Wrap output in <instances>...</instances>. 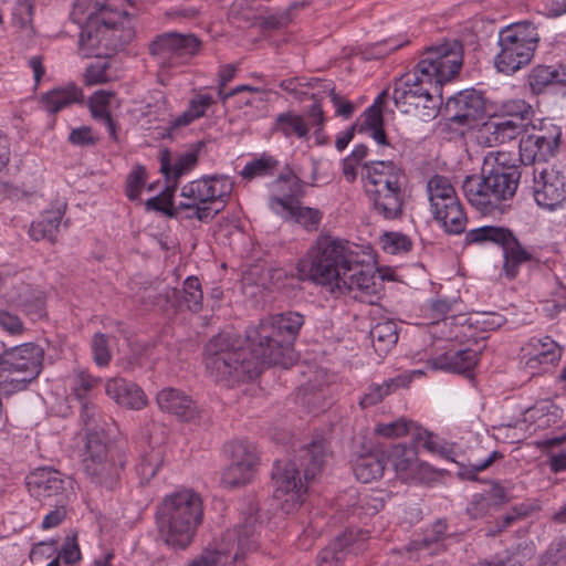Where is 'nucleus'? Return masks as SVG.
I'll return each mask as SVG.
<instances>
[{
  "mask_svg": "<svg viewBox=\"0 0 566 566\" xmlns=\"http://www.w3.org/2000/svg\"><path fill=\"white\" fill-rule=\"evenodd\" d=\"M303 324L297 312L269 315L248 328L249 350L242 347L239 336L222 332L206 346V368L216 380L232 385L258 376L263 364L286 367L292 363V343Z\"/></svg>",
  "mask_w": 566,
  "mask_h": 566,
  "instance_id": "f257e3e1",
  "label": "nucleus"
},
{
  "mask_svg": "<svg viewBox=\"0 0 566 566\" xmlns=\"http://www.w3.org/2000/svg\"><path fill=\"white\" fill-rule=\"evenodd\" d=\"M376 264V253L368 244L319 237L298 261L297 272L331 293L373 295L377 291Z\"/></svg>",
  "mask_w": 566,
  "mask_h": 566,
  "instance_id": "f03ea898",
  "label": "nucleus"
},
{
  "mask_svg": "<svg viewBox=\"0 0 566 566\" xmlns=\"http://www.w3.org/2000/svg\"><path fill=\"white\" fill-rule=\"evenodd\" d=\"M127 0H75L72 19L80 25V50L84 56L95 49L116 50L132 36Z\"/></svg>",
  "mask_w": 566,
  "mask_h": 566,
  "instance_id": "7ed1b4c3",
  "label": "nucleus"
},
{
  "mask_svg": "<svg viewBox=\"0 0 566 566\" xmlns=\"http://www.w3.org/2000/svg\"><path fill=\"white\" fill-rule=\"evenodd\" d=\"M98 378L92 377L85 370L78 369L67 378L66 386L72 395L81 402V417L87 428L86 448L83 458L84 471L91 481L105 489H113L119 478L120 465L111 455L104 438L98 432H92L94 422V406L87 398L90 391L97 386Z\"/></svg>",
  "mask_w": 566,
  "mask_h": 566,
  "instance_id": "20e7f679",
  "label": "nucleus"
},
{
  "mask_svg": "<svg viewBox=\"0 0 566 566\" xmlns=\"http://www.w3.org/2000/svg\"><path fill=\"white\" fill-rule=\"evenodd\" d=\"M521 172L517 166L505 163V155L488 157L481 176L467 177L463 191L469 203L483 214L492 213L515 195Z\"/></svg>",
  "mask_w": 566,
  "mask_h": 566,
  "instance_id": "39448f33",
  "label": "nucleus"
},
{
  "mask_svg": "<svg viewBox=\"0 0 566 566\" xmlns=\"http://www.w3.org/2000/svg\"><path fill=\"white\" fill-rule=\"evenodd\" d=\"M203 516L202 501L191 490L175 492L164 500L157 515L160 536L167 545L186 548Z\"/></svg>",
  "mask_w": 566,
  "mask_h": 566,
  "instance_id": "423d86ee",
  "label": "nucleus"
},
{
  "mask_svg": "<svg viewBox=\"0 0 566 566\" xmlns=\"http://www.w3.org/2000/svg\"><path fill=\"white\" fill-rule=\"evenodd\" d=\"M233 190V181L224 175L205 176L192 180L180 190L178 214L182 219L210 222L226 207Z\"/></svg>",
  "mask_w": 566,
  "mask_h": 566,
  "instance_id": "0eeeda50",
  "label": "nucleus"
},
{
  "mask_svg": "<svg viewBox=\"0 0 566 566\" xmlns=\"http://www.w3.org/2000/svg\"><path fill=\"white\" fill-rule=\"evenodd\" d=\"M255 513V505L250 504L242 526L229 530L214 538L187 566H242L241 558L256 546Z\"/></svg>",
  "mask_w": 566,
  "mask_h": 566,
  "instance_id": "6e6552de",
  "label": "nucleus"
},
{
  "mask_svg": "<svg viewBox=\"0 0 566 566\" xmlns=\"http://www.w3.org/2000/svg\"><path fill=\"white\" fill-rule=\"evenodd\" d=\"M403 174L391 160H373L364 166L363 182L375 210L392 220L402 210Z\"/></svg>",
  "mask_w": 566,
  "mask_h": 566,
  "instance_id": "1a4fd4ad",
  "label": "nucleus"
},
{
  "mask_svg": "<svg viewBox=\"0 0 566 566\" xmlns=\"http://www.w3.org/2000/svg\"><path fill=\"white\" fill-rule=\"evenodd\" d=\"M392 98L396 107L403 114H412L428 122L438 114L441 103V90L419 67L401 76L395 85Z\"/></svg>",
  "mask_w": 566,
  "mask_h": 566,
  "instance_id": "9d476101",
  "label": "nucleus"
},
{
  "mask_svg": "<svg viewBox=\"0 0 566 566\" xmlns=\"http://www.w3.org/2000/svg\"><path fill=\"white\" fill-rule=\"evenodd\" d=\"M43 348L24 343L0 355V390L7 395L23 390L42 370Z\"/></svg>",
  "mask_w": 566,
  "mask_h": 566,
  "instance_id": "9b49d317",
  "label": "nucleus"
},
{
  "mask_svg": "<svg viewBox=\"0 0 566 566\" xmlns=\"http://www.w3.org/2000/svg\"><path fill=\"white\" fill-rule=\"evenodd\" d=\"M539 40L535 25L528 21L513 23L499 33L500 52L495 57L496 69L512 74L526 65Z\"/></svg>",
  "mask_w": 566,
  "mask_h": 566,
  "instance_id": "f8f14e48",
  "label": "nucleus"
},
{
  "mask_svg": "<svg viewBox=\"0 0 566 566\" xmlns=\"http://www.w3.org/2000/svg\"><path fill=\"white\" fill-rule=\"evenodd\" d=\"M301 195L300 179L294 175L282 176L272 185L270 209L286 221L314 228L321 220V213L316 209L301 206Z\"/></svg>",
  "mask_w": 566,
  "mask_h": 566,
  "instance_id": "ddd939ff",
  "label": "nucleus"
},
{
  "mask_svg": "<svg viewBox=\"0 0 566 566\" xmlns=\"http://www.w3.org/2000/svg\"><path fill=\"white\" fill-rule=\"evenodd\" d=\"M199 44L193 35L167 33L158 36L150 45V52L158 65V81L166 85L171 75L180 72L198 52Z\"/></svg>",
  "mask_w": 566,
  "mask_h": 566,
  "instance_id": "4468645a",
  "label": "nucleus"
},
{
  "mask_svg": "<svg viewBox=\"0 0 566 566\" xmlns=\"http://www.w3.org/2000/svg\"><path fill=\"white\" fill-rule=\"evenodd\" d=\"M462 61L461 44L458 41H446L426 50L417 66L421 75H427L441 90L442 84L459 73Z\"/></svg>",
  "mask_w": 566,
  "mask_h": 566,
  "instance_id": "2eb2a0df",
  "label": "nucleus"
},
{
  "mask_svg": "<svg viewBox=\"0 0 566 566\" xmlns=\"http://www.w3.org/2000/svg\"><path fill=\"white\" fill-rule=\"evenodd\" d=\"M562 128L551 119L538 124L521 136L518 143L520 159L524 165L546 161L558 150Z\"/></svg>",
  "mask_w": 566,
  "mask_h": 566,
  "instance_id": "dca6fc26",
  "label": "nucleus"
},
{
  "mask_svg": "<svg viewBox=\"0 0 566 566\" xmlns=\"http://www.w3.org/2000/svg\"><path fill=\"white\" fill-rule=\"evenodd\" d=\"M226 452L230 462L221 474L222 485L233 489L249 483L255 475L259 462L255 446L245 440H237L227 444Z\"/></svg>",
  "mask_w": 566,
  "mask_h": 566,
  "instance_id": "f3484780",
  "label": "nucleus"
},
{
  "mask_svg": "<svg viewBox=\"0 0 566 566\" xmlns=\"http://www.w3.org/2000/svg\"><path fill=\"white\" fill-rule=\"evenodd\" d=\"M273 497L286 514L297 510L305 500L306 485L303 483L295 462H277L272 473Z\"/></svg>",
  "mask_w": 566,
  "mask_h": 566,
  "instance_id": "a211bd4d",
  "label": "nucleus"
},
{
  "mask_svg": "<svg viewBox=\"0 0 566 566\" xmlns=\"http://www.w3.org/2000/svg\"><path fill=\"white\" fill-rule=\"evenodd\" d=\"M533 195L536 203L548 211L566 203V167L549 166L533 171Z\"/></svg>",
  "mask_w": 566,
  "mask_h": 566,
  "instance_id": "6ab92c4d",
  "label": "nucleus"
},
{
  "mask_svg": "<svg viewBox=\"0 0 566 566\" xmlns=\"http://www.w3.org/2000/svg\"><path fill=\"white\" fill-rule=\"evenodd\" d=\"M137 296L144 303L160 305L165 302L171 306L185 305L192 312L199 311L202 302L200 283L193 276L185 280L181 294L176 289H168L161 282H157L143 287V290L137 292Z\"/></svg>",
  "mask_w": 566,
  "mask_h": 566,
  "instance_id": "aec40b11",
  "label": "nucleus"
},
{
  "mask_svg": "<svg viewBox=\"0 0 566 566\" xmlns=\"http://www.w3.org/2000/svg\"><path fill=\"white\" fill-rule=\"evenodd\" d=\"M27 486L31 495L38 499L54 497L64 503L75 496V481L51 468H38L27 476Z\"/></svg>",
  "mask_w": 566,
  "mask_h": 566,
  "instance_id": "412c9836",
  "label": "nucleus"
},
{
  "mask_svg": "<svg viewBox=\"0 0 566 566\" xmlns=\"http://www.w3.org/2000/svg\"><path fill=\"white\" fill-rule=\"evenodd\" d=\"M446 112L452 122L473 127L484 118L485 101L476 90H464L448 98Z\"/></svg>",
  "mask_w": 566,
  "mask_h": 566,
  "instance_id": "4be33fe9",
  "label": "nucleus"
},
{
  "mask_svg": "<svg viewBox=\"0 0 566 566\" xmlns=\"http://www.w3.org/2000/svg\"><path fill=\"white\" fill-rule=\"evenodd\" d=\"M386 457L396 476L405 482H416L429 470L428 465L419 460L413 446L394 444L387 451Z\"/></svg>",
  "mask_w": 566,
  "mask_h": 566,
  "instance_id": "5701e85b",
  "label": "nucleus"
},
{
  "mask_svg": "<svg viewBox=\"0 0 566 566\" xmlns=\"http://www.w3.org/2000/svg\"><path fill=\"white\" fill-rule=\"evenodd\" d=\"M366 538V533L363 531L345 532L321 551L317 557V565L343 566L348 555H356L364 549Z\"/></svg>",
  "mask_w": 566,
  "mask_h": 566,
  "instance_id": "b1692460",
  "label": "nucleus"
},
{
  "mask_svg": "<svg viewBox=\"0 0 566 566\" xmlns=\"http://www.w3.org/2000/svg\"><path fill=\"white\" fill-rule=\"evenodd\" d=\"M562 348L549 336L532 337L522 347L521 363L531 374L559 360Z\"/></svg>",
  "mask_w": 566,
  "mask_h": 566,
  "instance_id": "393cba45",
  "label": "nucleus"
},
{
  "mask_svg": "<svg viewBox=\"0 0 566 566\" xmlns=\"http://www.w3.org/2000/svg\"><path fill=\"white\" fill-rule=\"evenodd\" d=\"M522 419L514 423L509 422V427L518 428L525 434H532L537 429H544L556 422L559 417V408L551 399H541L533 406L520 408Z\"/></svg>",
  "mask_w": 566,
  "mask_h": 566,
  "instance_id": "a878e982",
  "label": "nucleus"
},
{
  "mask_svg": "<svg viewBox=\"0 0 566 566\" xmlns=\"http://www.w3.org/2000/svg\"><path fill=\"white\" fill-rule=\"evenodd\" d=\"M386 92L379 94L374 103L359 116L357 126L359 132L369 135L378 146V154L391 156L394 148L387 142L384 132L382 101Z\"/></svg>",
  "mask_w": 566,
  "mask_h": 566,
  "instance_id": "bb28decb",
  "label": "nucleus"
},
{
  "mask_svg": "<svg viewBox=\"0 0 566 566\" xmlns=\"http://www.w3.org/2000/svg\"><path fill=\"white\" fill-rule=\"evenodd\" d=\"M497 116L502 124H510L516 126L512 134V139L522 136L531 128L538 124L541 118H535V111L531 104L524 99H507L503 101L497 106Z\"/></svg>",
  "mask_w": 566,
  "mask_h": 566,
  "instance_id": "cd10ccee",
  "label": "nucleus"
},
{
  "mask_svg": "<svg viewBox=\"0 0 566 566\" xmlns=\"http://www.w3.org/2000/svg\"><path fill=\"white\" fill-rule=\"evenodd\" d=\"M160 410L182 421H190L198 415V407L185 391L171 387L161 389L156 397Z\"/></svg>",
  "mask_w": 566,
  "mask_h": 566,
  "instance_id": "c85d7f7f",
  "label": "nucleus"
},
{
  "mask_svg": "<svg viewBox=\"0 0 566 566\" xmlns=\"http://www.w3.org/2000/svg\"><path fill=\"white\" fill-rule=\"evenodd\" d=\"M479 356L476 349H449L436 358L427 361V368L432 370H443L457 374H467L472 370Z\"/></svg>",
  "mask_w": 566,
  "mask_h": 566,
  "instance_id": "c756f323",
  "label": "nucleus"
},
{
  "mask_svg": "<svg viewBox=\"0 0 566 566\" xmlns=\"http://www.w3.org/2000/svg\"><path fill=\"white\" fill-rule=\"evenodd\" d=\"M106 395L118 406L139 410L147 403L144 391L134 382L124 378H109L105 382Z\"/></svg>",
  "mask_w": 566,
  "mask_h": 566,
  "instance_id": "7c9ffc66",
  "label": "nucleus"
},
{
  "mask_svg": "<svg viewBox=\"0 0 566 566\" xmlns=\"http://www.w3.org/2000/svg\"><path fill=\"white\" fill-rule=\"evenodd\" d=\"M434 220L450 234L461 233L467 226V217L459 198L430 205Z\"/></svg>",
  "mask_w": 566,
  "mask_h": 566,
  "instance_id": "2f4dec72",
  "label": "nucleus"
},
{
  "mask_svg": "<svg viewBox=\"0 0 566 566\" xmlns=\"http://www.w3.org/2000/svg\"><path fill=\"white\" fill-rule=\"evenodd\" d=\"M472 134L475 142L483 147H493L497 144H503L512 140V134L516 126L510 124H502L499 119L492 116L486 122L480 124L478 122L473 127Z\"/></svg>",
  "mask_w": 566,
  "mask_h": 566,
  "instance_id": "473e14b6",
  "label": "nucleus"
},
{
  "mask_svg": "<svg viewBox=\"0 0 566 566\" xmlns=\"http://www.w3.org/2000/svg\"><path fill=\"white\" fill-rule=\"evenodd\" d=\"M424 375L423 369H413L397 376L394 379H390L382 385H373L365 392L364 397L360 399V406L363 408L370 407L373 405L378 403L382 400V398L388 395L391 390V387H407L415 378L421 377Z\"/></svg>",
  "mask_w": 566,
  "mask_h": 566,
  "instance_id": "72a5a7b5",
  "label": "nucleus"
},
{
  "mask_svg": "<svg viewBox=\"0 0 566 566\" xmlns=\"http://www.w3.org/2000/svg\"><path fill=\"white\" fill-rule=\"evenodd\" d=\"M212 95L197 92L188 102L187 108L171 122L172 128L186 127L197 119L203 117L208 109L214 104Z\"/></svg>",
  "mask_w": 566,
  "mask_h": 566,
  "instance_id": "f704fd0d",
  "label": "nucleus"
},
{
  "mask_svg": "<svg viewBox=\"0 0 566 566\" xmlns=\"http://www.w3.org/2000/svg\"><path fill=\"white\" fill-rule=\"evenodd\" d=\"M272 130L282 134L287 139H306L310 126L303 116L294 112H285L277 115Z\"/></svg>",
  "mask_w": 566,
  "mask_h": 566,
  "instance_id": "c9c22d12",
  "label": "nucleus"
},
{
  "mask_svg": "<svg viewBox=\"0 0 566 566\" xmlns=\"http://www.w3.org/2000/svg\"><path fill=\"white\" fill-rule=\"evenodd\" d=\"M82 101L83 93L75 84L54 88L42 97L44 108L50 113H56L69 105Z\"/></svg>",
  "mask_w": 566,
  "mask_h": 566,
  "instance_id": "e433bc0d",
  "label": "nucleus"
},
{
  "mask_svg": "<svg viewBox=\"0 0 566 566\" xmlns=\"http://www.w3.org/2000/svg\"><path fill=\"white\" fill-rule=\"evenodd\" d=\"M501 247L503 249L504 273L509 279H513L517 275L520 266L531 259V254L520 244L512 233Z\"/></svg>",
  "mask_w": 566,
  "mask_h": 566,
  "instance_id": "4c0bfd02",
  "label": "nucleus"
},
{
  "mask_svg": "<svg viewBox=\"0 0 566 566\" xmlns=\"http://www.w3.org/2000/svg\"><path fill=\"white\" fill-rule=\"evenodd\" d=\"M384 469V462L376 453L361 454L353 464L356 479L363 483H369L382 476Z\"/></svg>",
  "mask_w": 566,
  "mask_h": 566,
  "instance_id": "58836bf2",
  "label": "nucleus"
},
{
  "mask_svg": "<svg viewBox=\"0 0 566 566\" xmlns=\"http://www.w3.org/2000/svg\"><path fill=\"white\" fill-rule=\"evenodd\" d=\"M114 94L108 91H97L94 93L88 102L92 116L105 123L108 135L113 139H117L115 125L109 115V105Z\"/></svg>",
  "mask_w": 566,
  "mask_h": 566,
  "instance_id": "ea45409f",
  "label": "nucleus"
},
{
  "mask_svg": "<svg viewBox=\"0 0 566 566\" xmlns=\"http://www.w3.org/2000/svg\"><path fill=\"white\" fill-rule=\"evenodd\" d=\"M327 458L326 446L323 440L314 441L302 455L304 476L305 480L310 481L315 479L316 475L322 471V468Z\"/></svg>",
  "mask_w": 566,
  "mask_h": 566,
  "instance_id": "a19ab883",
  "label": "nucleus"
},
{
  "mask_svg": "<svg viewBox=\"0 0 566 566\" xmlns=\"http://www.w3.org/2000/svg\"><path fill=\"white\" fill-rule=\"evenodd\" d=\"M62 213L60 210L46 212L40 220L30 226V237L36 241L42 239L53 240L60 223Z\"/></svg>",
  "mask_w": 566,
  "mask_h": 566,
  "instance_id": "79ce46f5",
  "label": "nucleus"
},
{
  "mask_svg": "<svg viewBox=\"0 0 566 566\" xmlns=\"http://www.w3.org/2000/svg\"><path fill=\"white\" fill-rule=\"evenodd\" d=\"M163 449L157 447L140 455L136 465V473L142 483L149 482L156 475L163 463Z\"/></svg>",
  "mask_w": 566,
  "mask_h": 566,
  "instance_id": "37998d69",
  "label": "nucleus"
},
{
  "mask_svg": "<svg viewBox=\"0 0 566 566\" xmlns=\"http://www.w3.org/2000/svg\"><path fill=\"white\" fill-rule=\"evenodd\" d=\"M512 232L503 227L483 226L471 229L465 234L467 243L492 242L501 245Z\"/></svg>",
  "mask_w": 566,
  "mask_h": 566,
  "instance_id": "c03bdc74",
  "label": "nucleus"
},
{
  "mask_svg": "<svg viewBox=\"0 0 566 566\" xmlns=\"http://www.w3.org/2000/svg\"><path fill=\"white\" fill-rule=\"evenodd\" d=\"M412 438L418 443H422L423 448H426L429 452H431L433 454H438V455L442 457L443 459L454 461L451 447L447 442H444L442 439L430 433L428 430L419 427L418 424H417V429L413 432Z\"/></svg>",
  "mask_w": 566,
  "mask_h": 566,
  "instance_id": "a18cd8bd",
  "label": "nucleus"
},
{
  "mask_svg": "<svg viewBox=\"0 0 566 566\" xmlns=\"http://www.w3.org/2000/svg\"><path fill=\"white\" fill-rule=\"evenodd\" d=\"M374 347L378 352H387L398 340L396 324L391 321L377 323L370 329Z\"/></svg>",
  "mask_w": 566,
  "mask_h": 566,
  "instance_id": "49530a36",
  "label": "nucleus"
},
{
  "mask_svg": "<svg viewBox=\"0 0 566 566\" xmlns=\"http://www.w3.org/2000/svg\"><path fill=\"white\" fill-rule=\"evenodd\" d=\"M457 324L460 325L461 329H464L465 325H468V327L474 326L480 331H493L504 324V318L495 313H474L470 316H459Z\"/></svg>",
  "mask_w": 566,
  "mask_h": 566,
  "instance_id": "de8ad7c7",
  "label": "nucleus"
},
{
  "mask_svg": "<svg viewBox=\"0 0 566 566\" xmlns=\"http://www.w3.org/2000/svg\"><path fill=\"white\" fill-rule=\"evenodd\" d=\"M427 192L430 205L458 198L453 185L443 176H433L430 178L427 185Z\"/></svg>",
  "mask_w": 566,
  "mask_h": 566,
  "instance_id": "09e8293b",
  "label": "nucleus"
},
{
  "mask_svg": "<svg viewBox=\"0 0 566 566\" xmlns=\"http://www.w3.org/2000/svg\"><path fill=\"white\" fill-rule=\"evenodd\" d=\"M277 166V160L268 154H262L243 167L241 176L245 180H252L258 177H266L273 172Z\"/></svg>",
  "mask_w": 566,
  "mask_h": 566,
  "instance_id": "8fccbe9b",
  "label": "nucleus"
},
{
  "mask_svg": "<svg viewBox=\"0 0 566 566\" xmlns=\"http://www.w3.org/2000/svg\"><path fill=\"white\" fill-rule=\"evenodd\" d=\"M417 424L405 418L397 419L388 423H378L375 427V433L387 439H396L405 436H413Z\"/></svg>",
  "mask_w": 566,
  "mask_h": 566,
  "instance_id": "3c124183",
  "label": "nucleus"
},
{
  "mask_svg": "<svg viewBox=\"0 0 566 566\" xmlns=\"http://www.w3.org/2000/svg\"><path fill=\"white\" fill-rule=\"evenodd\" d=\"M367 156V147L365 145H357L352 153L343 160V175L348 182L356 180L359 171L364 174V163Z\"/></svg>",
  "mask_w": 566,
  "mask_h": 566,
  "instance_id": "603ef678",
  "label": "nucleus"
},
{
  "mask_svg": "<svg viewBox=\"0 0 566 566\" xmlns=\"http://www.w3.org/2000/svg\"><path fill=\"white\" fill-rule=\"evenodd\" d=\"M116 77L117 74L112 70L111 62L101 59L91 63L84 74V80L87 85L104 84Z\"/></svg>",
  "mask_w": 566,
  "mask_h": 566,
  "instance_id": "864d4df0",
  "label": "nucleus"
},
{
  "mask_svg": "<svg viewBox=\"0 0 566 566\" xmlns=\"http://www.w3.org/2000/svg\"><path fill=\"white\" fill-rule=\"evenodd\" d=\"M381 249L389 254H402L408 252L412 242L403 233L400 232H386L379 238Z\"/></svg>",
  "mask_w": 566,
  "mask_h": 566,
  "instance_id": "5fc2aeb1",
  "label": "nucleus"
},
{
  "mask_svg": "<svg viewBox=\"0 0 566 566\" xmlns=\"http://www.w3.org/2000/svg\"><path fill=\"white\" fill-rule=\"evenodd\" d=\"M35 0H17L12 11V22L15 27L24 30L27 33L32 32V14Z\"/></svg>",
  "mask_w": 566,
  "mask_h": 566,
  "instance_id": "6e6d98bb",
  "label": "nucleus"
},
{
  "mask_svg": "<svg viewBox=\"0 0 566 566\" xmlns=\"http://www.w3.org/2000/svg\"><path fill=\"white\" fill-rule=\"evenodd\" d=\"M197 160L198 157L195 151H186L177 158L171 169L167 163L163 161L161 170L167 175L172 174L175 177H179L191 170L196 166Z\"/></svg>",
  "mask_w": 566,
  "mask_h": 566,
  "instance_id": "4d7b16f0",
  "label": "nucleus"
},
{
  "mask_svg": "<svg viewBox=\"0 0 566 566\" xmlns=\"http://www.w3.org/2000/svg\"><path fill=\"white\" fill-rule=\"evenodd\" d=\"M146 205L148 209L161 211L167 216L181 218L177 212L178 206H174L172 191L168 189L163 191L160 195L148 199Z\"/></svg>",
  "mask_w": 566,
  "mask_h": 566,
  "instance_id": "13d9d810",
  "label": "nucleus"
},
{
  "mask_svg": "<svg viewBox=\"0 0 566 566\" xmlns=\"http://www.w3.org/2000/svg\"><path fill=\"white\" fill-rule=\"evenodd\" d=\"M92 355L95 364L105 367L109 364L112 355L108 347V340L104 334H95L92 339Z\"/></svg>",
  "mask_w": 566,
  "mask_h": 566,
  "instance_id": "bf43d9fd",
  "label": "nucleus"
},
{
  "mask_svg": "<svg viewBox=\"0 0 566 566\" xmlns=\"http://www.w3.org/2000/svg\"><path fill=\"white\" fill-rule=\"evenodd\" d=\"M533 86H545L552 83L560 82V70L551 66H539L533 71L531 76Z\"/></svg>",
  "mask_w": 566,
  "mask_h": 566,
  "instance_id": "052dcab7",
  "label": "nucleus"
},
{
  "mask_svg": "<svg viewBox=\"0 0 566 566\" xmlns=\"http://www.w3.org/2000/svg\"><path fill=\"white\" fill-rule=\"evenodd\" d=\"M144 181L145 170L143 168L138 167L129 174L126 186V193L129 199L135 200L139 197Z\"/></svg>",
  "mask_w": 566,
  "mask_h": 566,
  "instance_id": "680f3d73",
  "label": "nucleus"
},
{
  "mask_svg": "<svg viewBox=\"0 0 566 566\" xmlns=\"http://www.w3.org/2000/svg\"><path fill=\"white\" fill-rule=\"evenodd\" d=\"M18 305L21 306L32 319H40L45 315L44 300L41 295L34 296L32 300L22 298L18 301Z\"/></svg>",
  "mask_w": 566,
  "mask_h": 566,
  "instance_id": "e2e57ef3",
  "label": "nucleus"
},
{
  "mask_svg": "<svg viewBox=\"0 0 566 566\" xmlns=\"http://www.w3.org/2000/svg\"><path fill=\"white\" fill-rule=\"evenodd\" d=\"M386 494L382 491H375L369 495H365L361 500V510L366 515H374L378 513L385 503Z\"/></svg>",
  "mask_w": 566,
  "mask_h": 566,
  "instance_id": "0e129e2a",
  "label": "nucleus"
},
{
  "mask_svg": "<svg viewBox=\"0 0 566 566\" xmlns=\"http://www.w3.org/2000/svg\"><path fill=\"white\" fill-rule=\"evenodd\" d=\"M56 557L62 560L65 566H73L81 559L80 547L74 539H66Z\"/></svg>",
  "mask_w": 566,
  "mask_h": 566,
  "instance_id": "69168bd1",
  "label": "nucleus"
},
{
  "mask_svg": "<svg viewBox=\"0 0 566 566\" xmlns=\"http://www.w3.org/2000/svg\"><path fill=\"white\" fill-rule=\"evenodd\" d=\"M0 327L9 334H21L23 332V323L21 319L4 310L0 311Z\"/></svg>",
  "mask_w": 566,
  "mask_h": 566,
  "instance_id": "338daca9",
  "label": "nucleus"
},
{
  "mask_svg": "<svg viewBox=\"0 0 566 566\" xmlns=\"http://www.w3.org/2000/svg\"><path fill=\"white\" fill-rule=\"evenodd\" d=\"M69 140L76 146H90L96 142V137L90 127L82 126L72 129L69 136Z\"/></svg>",
  "mask_w": 566,
  "mask_h": 566,
  "instance_id": "774afa93",
  "label": "nucleus"
}]
</instances>
